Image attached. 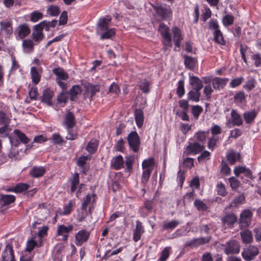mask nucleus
<instances>
[{
    "mask_svg": "<svg viewBox=\"0 0 261 261\" xmlns=\"http://www.w3.org/2000/svg\"><path fill=\"white\" fill-rule=\"evenodd\" d=\"M209 28L215 30L214 33V40L220 44H224V40L222 33L219 29V24L217 20L211 19L209 21Z\"/></svg>",
    "mask_w": 261,
    "mask_h": 261,
    "instance_id": "obj_1",
    "label": "nucleus"
},
{
    "mask_svg": "<svg viewBox=\"0 0 261 261\" xmlns=\"http://www.w3.org/2000/svg\"><path fill=\"white\" fill-rule=\"evenodd\" d=\"M222 246L225 247L224 251L227 255L238 254L240 251V244L236 240H231L225 244H222Z\"/></svg>",
    "mask_w": 261,
    "mask_h": 261,
    "instance_id": "obj_2",
    "label": "nucleus"
},
{
    "mask_svg": "<svg viewBox=\"0 0 261 261\" xmlns=\"http://www.w3.org/2000/svg\"><path fill=\"white\" fill-rule=\"evenodd\" d=\"M127 141L130 148L137 152L140 146V139L136 132H131L127 136Z\"/></svg>",
    "mask_w": 261,
    "mask_h": 261,
    "instance_id": "obj_3",
    "label": "nucleus"
},
{
    "mask_svg": "<svg viewBox=\"0 0 261 261\" xmlns=\"http://www.w3.org/2000/svg\"><path fill=\"white\" fill-rule=\"evenodd\" d=\"M259 250L257 247L250 245L247 248L244 249L242 252L243 258L246 261H250L258 254Z\"/></svg>",
    "mask_w": 261,
    "mask_h": 261,
    "instance_id": "obj_4",
    "label": "nucleus"
},
{
    "mask_svg": "<svg viewBox=\"0 0 261 261\" xmlns=\"http://www.w3.org/2000/svg\"><path fill=\"white\" fill-rule=\"evenodd\" d=\"M204 148V145L198 142H195L190 143L187 147V150L190 153L195 154L201 152Z\"/></svg>",
    "mask_w": 261,
    "mask_h": 261,
    "instance_id": "obj_5",
    "label": "nucleus"
},
{
    "mask_svg": "<svg viewBox=\"0 0 261 261\" xmlns=\"http://www.w3.org/2000/svg\"><path fill=\"white\" fill-rule=\"evenodd\" d=\"M89 237V232L85 230H80L75 235V244L81 246L84 243L87 242Z\"/></svg>",
    "mask_w": 261,
    "mask_h": 261,
    "instance_id": "obj_6",
    "label": "nucleus"
},
{
    "mask_svg": "<svg viewBox=\"0 0 261 261\" xmlns=\"http://www.w3.org/2000/svg\"><path fill=\"white\" fill-rule=\"evenodd\" d=\"M252 214L250 211L245 210L241 214L240 223L242 227H247L249 225Z\"/></svg>",
    "mask_w": 261,
    "mask_h": 261,
    "instance_id": "obj_7",
    "label": "nucleus"
},
{
    "mask_svg": "<svg viewBox=\"0 0 261 261\" xmlns=\"http://www.w3.org/2000/svg\"><path fill=\"white\" fill-rule=\"evenodd\" d=\"M3 261H16L14 258V251L12 247L8 244L2 253Z\"/></svg>",
    "mask_w": 261,
    "mask_h": 261,
    "instance_id": "obj_8",
    "label": "nucleus"
},
{
    "mask_svg": "<svg viewBox=\"0 0 261 261\" xmlns=\"http://www.w3.org/2000/svg\"><path fill=\"white\" fill-rule=\"evenodd\" d=\"M86 91L85 94V97H88L90 100H92V97L97 93L99 92V86L98 85H93L88 84L85 86Z\"/></svg>",
    "mask_w": 261,
    "mask_h": 261,
    "instance_id": "obj_9",
    "label": "nucleus"
},
{
    "mask_svg": "<svg viewBox=\"0 0 261 261\" xmlns=\"http://www.w3.org/2000/svg\"><path fill=\"white\" fill-rule=\"evenodd\" d=\"M211 239L210 237H201L194 239L187 243V245L192 247H197L208 243Z\"/></svg>",
    "mask_w": 261,
    "mask_h": 261,
    "instance_id": "obj_10",
    "label": "nucleus"
},
{
    "mask_svg": "<svg viewBox=\"0 0 261 261\" xmlns=\"http://www.w3.org/2000/svg\"><path fill=\"white\" fill-rule=\"evenodd\" d=\"M17 31L18 37L22 39L30 33L31 30L28 24L24 23L19 25Z\"/></svg>",
    "mask_w": 261,
    "mask_h": 261,
    "instance_id": "obj_11",
    "label": "nucleus"
},
{
    "mask_svg": "<svg viewBox=\"0 0 261 261\" xmlns=\"http://www.w3.org/2000/svg\"><path fill=\"white\" fill-rule=\"evenodd\" d=\"M64 123L67 129L71 128L75 125V120L73 113L68 111L66 114Z\"/></svg>",
    "mask_w": 261,
    "mask_h": 261,
    "instance_id": "obj_12",
    "label": "nucleus"
},
{
    "mask_svg": "<svg viewBox=\"0 0 261 261\" xmlns=\"http://www.w3.org/2000/svg\"><path fill=\"white\" fill-rule=\"evenodd\" d=\"M228 81V79L216 77L212 81L213 87L215 89L223 88L226 85Z\"/></svg>",
    "mask_w": 261,
    "mask_h": 261,
    "instance_id": "obj_13",
    "label": "nucleus"
},
{
    "mask_svg": "<svg viewBox=\"0 0 261 261\" xmlns=\"http://www.w3.org/2000/svg\"><path fill=\"white\" fill-rule=\"evenodd\" d=\"M1 30L4 31L7 37H10L13 33L12 22L10 21H3L0 22Z\"/></svg>",
    "mask_w": 261,
    "mask_h": 261,
    "instance_id": "obj_14",
    "label": "nucleus"
},
{
    "mask_svg": "<svg viewBox=\"0 0 261 261\" xmlns=\"http://www.w3.org/2000/svg\"><path fill=\"white\" fill-rule=\"evenodd\" d=\"M221 220L224 225L231 226L237 221V217L233 213H229L223 217Z\"/></svg>",
    "mask_w": 261,
    "mask_h": 261,
    "instance_id": "obj_15",
    "label": "nucleus"
},
{
    "mask_svg": "<svg viewBox=\"0 0 261 261\" xmlns=\"http://www.w3.org/2000/svg\"><path fill=\"white\" fill-rule=\"evenodd\" d=\"M155 10L157 14L162 19L170 17L171 14V11L169 9L164 8L161 6H157L155 7Z\"/></svg>",
    "mask_w": 261,
    "mask_h": 261,
    "instance_id": "obj_16",
    "label": "nucleus"
},
{
    "mask_svg": "<svg viewBox=\"0 0 261 261\" xmlns=\"http://www.w3.org/2000/svg\"><path fill=\"white\" fill-rule=\"evenodd\" d=\"M53 95L54 92L52 91L49 89L45 90L41 98V102L46 103L48 106L52 105Z\"/></svg>",
    "mask_w": 261,
    "mask_h": 261,
    "instance_id": "obj_17",
    "label": "nucleus"
},
{
    "mask_svg": "<svg viewBox=\"0 0 261 261\" xmlns=\"http://www.w3.org/2000/svg\"><path fill=\"white\" fill-rule=\"evenodd\" d=\"M124 160L121 155H118L113 158L111 166L115 170H119L123 167Z\"/></svg>",
    "mask_w": 261,
    "mask_h": 261,
    "instance_id": "obj_18",
    "label": "nucleus"
},
{
    "mask_svg": "<svg viewBox=\"0 0 261 261\" xmlns=\"http://www.w3.org/2000/svg\"><path fill=\"white\" fill-rule=\"evenodd\" d=\"M172 32L175 45L176 47H179L180 45V41L182 40L181 30L178 28L175 27L172 29Z\"/></svg>",
    "mask_w": 261,
    "mask_h": 261,
    "instance_id": "obj_19",
    "label": "nucleus"
},
{
    "mask_svg": "<svg viewBox=\"0 0 261 261\" xmlns=\"http://www.w3.org/2000/svg\"><path fill=\"white\" fill-rule=\"evenodd\" d=\"M43 26L41 25L40 27H37V25L35 26L34 30L32 33L33 39L36 42L40 41L43 38V34L42 33Z\"/></svg>",
    "mask_w": 261,
    "mask_h": 261,
    "instance_id": "obj_20",
    "label": "nucleus"
},
{
    "mask_svg": "<svg viewBox=\"0 0 261 261\" xmlns=\"http://www.w3.org/2000/svg\"><path fill=\"white\" fill-rule=\"evenodd\" d=\"M190 84L193 89L200 90L203 87L202 81L196 76H190Z\"/></svg>",
    "mask_w": 261,
    "mask_h": 261,
    "instance_id": "obj_21",
    "label": "nucleus"
},
{
    "mask_svg": "<svg viewBox=\"0 0 261 261\" xmlns=\"http://www.w3.org/2000/svg\"><path fill=\"white\" fill-rule=\"evenodd\" d=\"M144 232L142 223L139 221L136 222V228L133 233V239L135 242L138 241L141 236V234Z\"/></svg>",
    "mask_w": 261,
    "mask_h": 261,
    "instance_id": "obj_22",
    "label": "nucleus"
},
{
    "mask_svg": "<svg viewBox=\"0 0 261 261\" xmlns=\"http://www.w3.org/2000/svg\"><path fill=\"white\" fill-rule=\"evenodd\" d=\"M111 17L109 16H106L100 18L97 24L99 29L101 31H106L108 29L109 24L111 21Z\"/></svg>",
    "mask_w": 261,
    "mask_h": 261,
    "instance_id": "obj_23",
    "label": "nucleus"
},
{
    "mask_svg": "<svg viewBox=\"0 0 261 261\" xmlns=\"http://www.w3.org/2000/svg\"><path fill=\"white\" fill-rule=\"evenodd\" d=\"M240 236L244 244L251 243L253 241V236L251 231L244 230L240 232Z\"/></svg>",
    "mask_w": 261,
    "mask_h": 261,
    "instance_id": "obj_24",
    "label": "nucleus"
},
{
    "mask_svg": "<svg viewBox=\"0 0 261 261\" xmlns=\"http://www.w3.org/2000/svg\"><path fill=\"white\" fill-rule=\"evenodd\" d=\"M15 200V197L12 195H1L0 204L5 206L13 202Z\"/></svg>",
    "mask_w": 261,
    "mask_h": 261,
    "instance_id": "obj_25",
    "label": "nucleus"
},
{
    "mask_svg": "<svg viewBox=\"0 0 261 261\" xmlns=\"http://www.w3.org/2000/svg\"><path fill=\"white\" fill-rule=\"evenodd\" d=\"M53 72L57 76V81L66 80L68 78V74L61 68H55Z\"/></svg>",
    "mask_w": 261,
    "mask_h": 261,
    "instance_id": "obj_26",
    "label": "nucleus"
},
{
    "mask_svg": "<svg viewBox=\"0 0 261 261\" xmlns=\"http://www.w3.org/2000/svg\"><path fill=\"white\" fill-rule=\"evenodd\" d=\"M208 132L206 131H198L194 135V138L196 142L200 143L204 145L206 138L208 135Z\"/></svg>",
    "mask_w": 261,
    "mask_h": 261,
    "instance_id": "obj_27",
    "label": "nucleus"
},
{
    "mask_svg": "<svg viewBox=\"0 0 261 261\" xmlns=\"http://www.w3.org/2000/svg\"><path fill=\"white\" fill-rule=\"evenodd\" d=\"M135 120L138 127H142L144 121L143 112L141 109H136L135 111Z\"/></svg>",
    "mask_w": 261,
    "mask_h": 261,
    "instance_id": "obj_28",
    "label": "nucleus"
},
{
    "mask_svg": "<svg viewBox=\"0 0 261 261\" xmlns=\"http://www.w3.org/2000/svg\"><path fill=\"white\" fill-rule=\"evenodd\" d=\"M23 49L24 53H30L33 51L34 44L31 39L23 40L22 44Z\"/></svg>",
    "mask_w": 261,
    "mask_h": 261,
    "instance_id": "obj_29",
    "label": "nucleus"
},
{
    "mask_svg": "<svg viewBox=\"0 0 261 261\" xmlns=\"http://www.w3.org/2000/svg\"><path fill=\"white\" fill-rule=\"evenodd\" d=\"M73 228V227L71 225L68 226L60 225L58 227L57 234V235L68 234L69 232L72 230Z\"/></svg>",
    "mask_w": 261,
    "mask_h": 261,
    "instance_id": "obj_30",
    "label": "nucleus"
},
{
    "mask_svg": "<svg viewBox=\"0 0 261 261\" xmlns=\"http://www.w3.org/2000/svg\"><path fill=\"white\" fill-rule=\"evenodd\" d=\"M70 181L71 183L70 192L73 193L76 190L79 185V174L78 173H74L72 177L70 179Z\"/></svg>",
    "mask_w": 261,
    "mask_h": 261,
    "instance_id": "obj_31",
    "label": "nucleus"
},
{
    "mask_svg": "<svg viewBox=\"0 0 261 261\" xmlns=\"http://www.w3.org/2000/svg\"><path fill=\"white\" fill-rule=\"evenodd\" d=\"M200 90L192 89L188 93V98L189 100L197 102L200 97Z\"/></svg>",
    "mask_w": 261,
    "mask_h": 261,
    "instance_id": "obj_32",
    "label": "nucleus"
},
{
    "mask_svg": "<svg viewBox=\"0 0 261 261\" xmlns=\"http://www.w3.org/2000/svg\"><path fill=\"white\" fill-rule=\"evenodd\" d=\"M231 116L232 118V122L233 125L240 126L242 123L243 121L241 116L234 110H232L231 112Z\"/></svg>",
    "mask_w": 261,
    "mask_h": 261,
    "instance_id": "obj_33",
    "label": "nucleus"
},
{
    "mask_svg": "<svg viewBox=\"0 0 261 261\" xmlns=\"http://www.w3.org/2000/svg\"><path fill=\"white\" fill-rule=\"evenodd\" d=\"M256 116L257 113L255 111H251L244 113V118L247 124L252 123Z\"/></svg>",
    "mask_w": 261,
    "mask_h": 261,
    "instance_id": "obj_34",
    "label": "nucleus"
},
{
    "mask_svg": "<svg viewBox=\"0 0 261 261\" xmlns=\"http://www.w3.org/2000/svg\"><path fill=\"white\" fill-rule=\"evenodd\" d=\"M31 73L33 83L36 85L38 84L40 81L41 75L35 67L31 68Z\"/></svg>",
    "mask_w": 261,
    "mask_h": 261,
    "instance_id": "obj_35",
    "label": "nucleus"
},
{
    "mask_svg": "<svg viewBox=\"0 0 261 261\" xmlns=\"http://www.w3.org/2000/svg\"><path fill=\"white\" fill-rule=\"evenodd\" d=\"M45 171V169L42 167H35L31 171V174L34 177H39L43 176Z\"/></svg>",
    "mask_w": 261,
    "mask_h": 261,
    "instance_id": "obj_36",
    "label": "nucleus"
},
{
    "mask_svg": "<svg viewBox=\"0 0 261 261\" xmlns=\"http://www.w3.org/2000/svg\"><path fill=\"white\" fill-rule=\"evenodd\" d=\"M154 164V161L152 158H148V159L144 160L142 164L143 169H149L153 170V165Z\"/></svg>",
    "mask_w": 261,
    "mask_h": 261,
    "instance_id": "obj_37",
    "label": "nucleus"
},
{
    "mask_svg": "<svg viewBox=\"0 0 261 261\" xmlns=\"http://www.w3.org/2000/svg\"><path fill=\"white\" fill-rule=\"evenodd\" d=\"M256 84V82L255 79L253 77H250L244 85L243 88L248 91H251L253 88H255Z\"/></svg>",
    "mask_w": 261,
    "mask_h": 261,
    "instance_id": "obj_38",
    "label": "nucleus"
},
{
    "mask_svg": "<svg viewBox=\"0 0 261 261\" xmlns=\"http://www.w3.org/2000/svg\"><path fill=\"white\" fill-rule=\"evenodd\" d=\"M14 133L17 136L19 140L23 144H27L30 142V139L27 136L19 129L14 130Z\"/></svg>",
    "mask_w": 261,
    "mask_h": 261,
    "instance_id": "obj_39",
    "label": "nucleus"
},
{
    "mask_svg": "<svg viewBox=\"0 0 261 261\" xmlns=\"http://www.w3.org/2000/svg\"><path fill=\"white\" fill-rule=\"evenodd\" d=\"M245 200V196L243 194H241L233 199V200L230 203L229 207H238L240 204L244 203Z\"/></svg>",
    "mask_w": 261,
    "mask_h": 261,
    "instance_id": "obj_40",
    "label": "nucleus"
},
{
    "mask_svg": "<svg viewBox=\"0 0 261 261\" xmlns=\"http://www.w3.org/2000/svg\"><path fill=\"white\" fill-rule=\"evenodd\" d=\"M194 205L197 209V210L199 211H205L208 208V207L206 203H205L203 201L199 199H196L195 200Z\"/></svg>",
    "mask_w": 261,
    "mask_h": 261,
    "instance_id": "obj_41",
    "label": "nucleus"
},
{
    "mask_svg": "<svg viewBox=\"0 0 261 261\" xmlns=\"http://www.w3.org/2000/svg\"><path fill=\"white\" fill-rule=\"evenodd\" d=\"M81 90L80 87L78 85L73 86L70 89L69 93L70 95V99L71 100H74L77 95L81 93Z\"/></svg>",
    "mask_w": 261,
    "mask_h": 261,
    "instance_id": "obj_42",
    "label": "nucleus"
},
{
    "mask_svg": "<svg viewBox=\"0 0 261 261\" xmlns=\"http://www.w3.org/2000/svg\"><path fill=\"white\" fill-rule=\"evenodd\" d=\"M184 58V63L186 67L190 69H193L194 67L195 64V59L191 57H188L187 56H185Z\"/></svg>",
    "mask_w": 261,
    "mask_h": 261,
    "instance_id": "obj_43",
    "label": "nucleus"
},
{
    "mask_svg": "<svg viewBox=\"0 0 261 261\" xmlns=\"http://www.w3.org/2000/svg\"><path fill=\"white\" fill-rule=\"evenodd\" d=\"M29 187L30 186L27 184L19 183L13 188V191H14L15 193H21L27 190Z\"/></svg>",
    "mask_w": 261,
    "mask_h": 261,
    "instance_id": "obj_44",
    "label": "nucleus"
},
{
    "mask_svg": "<svg viewBox=\"0 0 261 261\" xmlns=\"http://www.w3.org/2000/svg\"><path fill=\"white\" fill-rule=\"evenodd\" d=\"M11 120L3 111H0V125H9Z\"/></svg>",
    "mask_w": 261,
    "mask_h": 261,
    "instance_id": "obj_45",
    "label": "nucleus"
},
{
    "mask_svg": "<svg viewBox=\"0 0 261 261\" xmlns=\"http://www.w3.org/2000/svg\"><path fill=\"white\" fill-rule=\"evenodd\" d=\"M149 83L146 80L140 81L139 84L140 89L144 93H148L149 91Z\"/></svg>",
    "mask_w": 261,
    "mask_h": 261,
    "instance_id": "obj_46",
    "label": "nucleus"
},
{
    "mask_svg": "<svg viewBox=\"0 0 261 261\" xmlns=\"http://www.w3.org/2000/svg\"><path fill=\"white\" fill-rule=\"evenodd\" d=\"M218 140L219 138L218 136H212L210 137L207 142L208 148L210 149L213 150L216 147Z\"/></svg>",
    "mask_w": 261,
    "mask_h": 261,
    "instance_id": "obj_47",
    "label": "nucleus"
},
{
    "mask_svg": "<svg viewBox=\"0 0 261 261\" xmlns=\"http://www.w3.org/2000/svg\"><path fill=\"white\" fill-rule=\"evenodd\" d=\"M168 27L164 23H161L159 28V31L161 34L163 38L170 36V34L169 32Z\"/></svg>",
    "mask_w": 261,
    "mask_h": 261,
    "instance_id": "obj_48",
    "label": "nucleus"
},
{
    "mask_svg": "<svg viewBox=\"0 0 261 261\" xmlns=\"http://www.w3.org/2000/svg\"><path fill=\"white\" fill-rule=\"evenodd\" d=\"M97 144L96 140H91L86 147L87 150L91 153H94L97 149Z\"/></svg>",
    "mask_w": 261,
    "mask_h": 261,
    "instance_id": "obj_49",
    "label": "nucleus"
},
{
    "mask_svg": "<svg viewBox=\"0 0 261 261\" xmlns=\"http://www.w3.org/2000/svg\"><path fill=\"white\" fill-rule=\"evenodd\" d=\"M171 250L170 247H165L161 252V256L159 258L160 261H166L168 258Z\"/></svg>",
    "mask_w": 261,
    "mask_h": 261,
    "instance_id": "obj_50",
    "label": "nucleus"
},
{
    "mask_svg": "<svg viewBox=\"0 0 261 261\" xmlns=\"http://www.w3.org/2000/svg\"><path fill=\"white\" fill-rule=\"evenodd\" d=\"M216 190L218 195L224 196L227 194L225 185L221 182H218L216 186Z\"/></svg>",
    "mask_w": 261,
    "mask_h": 261,
    "instance_id": "obj_51",
    "label": "nucleus"
},
{
    "mask_svg": "<svg viewBox=\"0 0 261 261\" xmlns=\"http://www.w3.org/2000/svg\"><path fill=\"white\" fill-rule=\"evenodd\" d=\"M179 224V222L176 220H172L170 222H164L163 225L164 229H173L176 227Z\"/></svg>",
    "mask_w": 261,
    "mask_h": 261,
    "instance_id": "obj_52",
    "label": "nucleus"
},
{
    "mask_svg": "<svg viewBox=\"0 0 261 261\" xmlns=\"http://www.w3.org/2000/svg\"><path fill=\"white\" fill-rule=\"evenodd\" d=\"M47 14L51 16H56L60 13L59 8L56 6H50L47 10Z\"/></svg>",
    "mask_w": 261,
    "mask_h": 261,
    "instance_id": "obj_53",
    "label": "nucleus"
},
{
    "mask_svg": "<svg viewBox=\"0 0 261 261\" xmlns=\"http://www.w3.org/2000/svg\"><path fill=\"white\" fill-rule=\"evenodd\" d=\"M152 171V170L149 169H143L141 177V181L143 184H145L148 182Z\"/></svg>",
    "mask_w": 261,
    "mask_h": 261,
    "instance_id": "obj_54",
    "label": "nucleus"
},
{
    "mask_svg": "<svg viewBox=\"0 0 261 261\" xmlns=\"http://www.w3.org/2000/svg\"><path fill=\"white\" fill-rule=\"evenodd\" d=\"M176 93L179 98L181 97L185 94L184 81L181 80L178 82Z\"/></svg>",
    "mask_w": 261,
    "mask_h": 261,
    "instance_id": "obj_55",
    "label": "nucleus"
},
{
    "mask_svg": "<svg viewBox=\"0 0 261 261\" xmlns=\"http://www.w3.org/2000/svg\"><path fill=\"white\" fill-rule=\"evenodd\" d=\"M246 95L243 91H240L234 96V99L236 102L242 103L245 100Z\"/></svg>",
    "mask_w": 261,
    "mask_h": 261,
    "instance_id": "obj_56",
    "label": "nucleus"
},
{
    "mask_svg": "<svg viewBox=\"0 0 261 261\" xmlns=\"http://www.w3.org/2000/svg\"><path fill=\"white\" fill-rule=\"evenodd\" d=\"M92 196H94L95 194H93L92 195H91L90 194H88L86 196L85 198L84 199V200L82 204L81 208L82 210L85 211V213L86 214H87V212H86L87 206L90 202Z\"/></svg>",
    "mask_w": 261,
    "mask_h": 261,
    "instance_id": "obj_57",
    "label": "nucleus"
},
{
    "mask_svg": "<svg viewBox=\"0 0 261 261\" xmlns=\"http://www.w3.org/2000/svg\"><path fill=\"white\" fill-rule=\"evenodd\" d=\"M233 17L231 15H226L222 19L223 23L225 26L231 25L233 23Z\"/></svg>",
    "mask_w": 261,
    "mask_h": 261,
    "instance_id": "obj_58",
    "label": "nucleus"
},
{
    "mask_svg": "<svg viewBox=\"0 0 261 261\" xmlns=\"http://www.w3.org/2000/svg\"><path fill=\"white\" fill-rule=\"evenodd\" d=\"M203 111V109L201 107L199 106H193L192 108V113L194 117L196 118H198L200 114Z\"/></svg>",
    "mask_w": 261,
    "mask_h": 261,
    "instance_id": "obj_59",
    "label": "nucleus"
},
{
    "mask_svg": "<svg viewBox=\"0 0 261 261\" xmlns=\"http://www.w3.org/2000/svg\"><path fill=\"white\" fill-rule=\"evenodd\" d=\"M42 17L43 14L41 13L38 11H34L31 14L30 20L31 21L35 22L41 19Z\"/></svg>",
    "mask_w": 261,
    "mask_h": 261,
    "instance_id": "obj_60",
    "label": "nucleus"
},
{
    "mask_svg": "<svg viewBox=\"0 0 261 261\" xmlns=\"http://www.w3.org/2000/svg\"><path fill=\"white\" fill-rule=\"evenodd\" d=\"M57 21L54 20L51 21H43L38 24L37 25V27H40L41 25L43 26V28L46 27H55L57 24Z\"/></svg>",
    "mask_w": 261,
    "mask_h": 261,
    "instance_id": "obj_61",
    "label": "nucleus"
},
{
    "mask_svg": "<svg viewBox=\"0 0 261 261\" xmlns=\"http://www.w3.org/2000/svg\"><path fill=\"white\" fill-rule=\"evenodd\" d=\"M238 155L239 154H236L234 152L230 151L227 155V160L231 164L233 165L236 163Z\"/></svg>",
    "mask_w": 261,
    "mask_h": 261,
    "instance_id": "obj_62",
    "label": "nucleus"
},
{
    "mask_svg": "<svg viewBox=\"0 0 261 261\" xmlns=\"http://www.w3.org/2000/svg\"><path fill=\"white\" fill-rule=\"evenodd\" d=\"M115 34V29H111L101 35L100 39H109Z\"/></svg>",
    "mask_w": 261,
    "mask_h": 261,
    "instance_id": "obj_63",
    "label": "nucleus"
},
{
    "mask_svg": "<svg viewBox=\"0 0 261 261\" xmlns=\"http://www.w3.org/2000/svg\"><path fill=\"white\" fill-rule=\"evenodd\" d=\"M211 134L212 136H217V135L220 134L222 132L221 127L217 124H215L211 128Z\"/></svg>",
    "mask_w": 261,
    "mask_h": 261,
    "instance_id": "obj_64",
    "label": "nucleus"
}]
</instances>
